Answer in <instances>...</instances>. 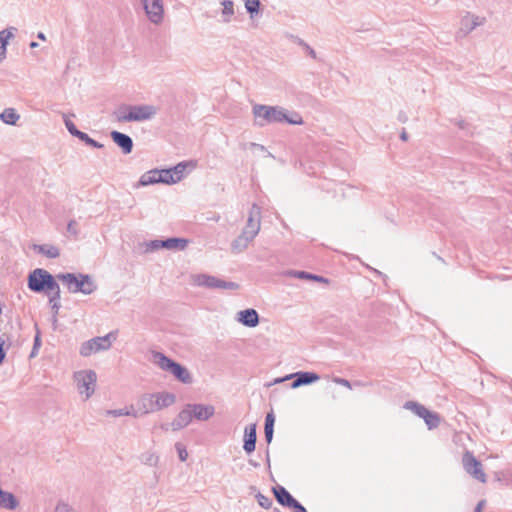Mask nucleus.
Returning a JSON list of instances; mask_svg holds the SVG:
<instances>
[{
	"instance_id": "nucleus-1",
	"label": "nucleus",
	"mask_w": 512,
	"mask_h": 512,
	"mask_svg": "<svg viewBox=\"0 0 512 512\" xmlns=\"http://www.w3.org/2000/svg\"><path fill=\"white\" fill-rule=\"evenodd\" d=\"M254 123L256 126L264 127L274 123H289L291 125L303 124L301 115L297 112L289 113L281 106H268L256 104L253 106Z\"/></svg>"
},
{
	"instance_id": "nucleus-2",
	"label": "nucleus",
	"mask_w": 512,
	"mask_h": 512,
	"mask_svg": "<svg viewBox=\"0 0 512 512\" xmlns=\"http://www.w3.org/2000/svg\"><path fill=\"white\" fill-rule=\"evenodd\" d=\"M260 229L261 208L257 204H253L241 233L231 242L232 252L236 254L244 252L258 235Z\"/></svg>"
},
{
	"instance_id": "nucleus-3",
	"label": "nucleus",
	"mask_w": 512,
	"mask_h": 512,
	"mask_svg": "<svg viewBox=\"0 0 512 512\" xmlns=\"http://www.w3.org/2000/svg\"><path fill=\"white\" fill-rule=\"evenodd\" d=\"M176 403V395L168 391L145 393L137 401V408L133 411V417L138 418L150 413L171 407Z\"/></svg>"
},
{
	"instance_id": "nucleus-4",
	"label": "nucleus",
	"mask_w": 512,
	"mask_h": 512,
	"mask_svg": "<svg viewBox=\"0 0 512 512\" xmlns=\"http://www.w3.org/2000/svg\"><path fill=\"white\" fill-rule=\"evenodd\" d=\"M151 361L159 369L172 374L178 381L183 384H191L193 377L189 370L181 364L175 362L161 352L153 351L151 353Z\"/></svg>"
},
{
	"instance_id": "nucleus-5",
	"label": "nucleus",
	"mask_w": 512,
	"mask_h": 512,
	"mask_svg": "<svg viewBox=\"0 0 512 512\" xmlns=\"http://www.w3.org/2000/svg\"><path fill=\"white\" fill-rule=\"evenodd\" d=\"M57 277L66 284L71 293L81 292L85 295H90L96 290V285L89 275L79 274L76 276L75 274L67 273L59 274Z\"/></svg>"
},
{
	"instance_id": "nucleus-6",
	"label": "nucleus",
	"mask_w": 512,
	"mask_h": 512,
	"mask_svg": "<svg viewBox=\"0 0 512 512\" xmlns=\"http://www.w3.org/2000/svg\"><path fill=\"white\" fill-rule=\"evenodd\" d=\"M76 388L83 400H88L95 392L97 374L94 370L85 369L73 375Z\"/></svg>"
},
{
	"instance_id": "nucleus-7",
	"label": "nucleus",
	"mask_w": 512,
	"mask_h": 512,
	"mask_svg": "<svg viewBox=\"0 0 512 512\" xmlns=\"http://www.w3.org/2000/svg\"><path fill=\"white\" fill-rule=\"evenodd\" d=\"M58 283L54 277L44 269H35L28 278V287L35 292L56 290Z\"/></svg>"
},
{
	"instance_id": "nucleus-8",
	"label": "nucleus",
	"mask_w": 512,
	"mask_h": 512,
	"mask_svg": "<svg viewBox=\"0 0 512 512\" xmlns=\"http://www.w3.org/2000/svg\"><path fill=\"white\" fill-rule=\"evenodd\" d=\"M116 340L114 333L110 332L104 336L95 337L83 342L80 346L79 353L83 357H89L92 354L107 351L111 348L113 341Z\"/></svg>"
},
{
	"instance_id": "nucleus-9",
	"label": "nucleus",
	"mask_w": 512,
	"mask_h": 512,
	"mask_svg": "<svg viewBox=\"0 0 512 512\" xmlns=\"http://www.w3.org/2000/svg\"><path fill=\"white\" fill-rule=\"evenodd\" d=\"M486 23V17L467 12L462 16L459 28L456 32V38H464L477 27L483 26Z\"/></svg>"
},
{
	"instance_id": "nucleus-10",
	"label": "nucleus",
	"mask_w": 512,
	"mask_h": 512,
	"mask_svg": "<svg viewBox=\"0 0 512 512\" xmlns=\"http://www.w3.org/2000/svg\"><path fill=\"white\" fill-rule=\"evenodd\" d=\"M193 283L196 286L207 288H219L226 290H235L238 285L234 282H228L207 274H197L193 276Z\"/></svg>"
},
{
	"instance_id": "nucleus-11",
	"label": "nucleus",
	"mask_w": 512,
	"mask_h": 512,
	"mask_svg": "<svg viewBox=\"0 0 512 512\" xmlns=\"http://www.w3.org/2000/svg\"><path fill=\"white\" fill-rule=\"evenodd\" d=\"M464 470L476 480L485 483L487 477L483 471L482 464L474 457V455L467 451L462 458Z\"/></svg>"
},
{
	"instance_id": "nucleus-12",
	"label": "nucleus",
	"mask_w": 512,
	"mask_h": 512,
	"mask_svg": "<svg viewBox=\"0 0 512 512\" xmlns=\"http://www.w3.org/2000/svg\"><path fill=\"white\" fill-rule=\"evenodd\" d=\"M129 110V116L126 118L130 119V122L147 121L158 113V108L150 104L130 105Z\"/></svg>"
},
{
	"instance_id": "nucleus-13",
	"label": "nucleus",
	"mask_w": 512,
	"mask_h": 512,
	"mask_svg": "<svg viewBox=\"0 0 512 512\" xmlns=\"http://www.w3.org/2000/svg\"><path fill=\"white\" fill-rule=\"evenodd\" d=\"M295 378L294 382L291 384L293 389H296L302 385L312 384L319 380V376L313 372H297L293 374H289L283 378H279L275 380V383L283 382L289 379Z\"/></svg>"
},
{
	"instance_id": "nucleus-14",
	"label": "nucleus",
	"mask_w": 512,
	"mask_h": 512,
	"mask_svg": "<svg viewBox=\"0 0 512 512\" xmlns=\"http://www.w3.org/2000/svg\"><path fill=\"white\" fill-rule=\"evenodd\" d=\"M143 10L150 22L160 24L164 18L162 2H141Z\"/></svg>"
},
{
	"instance_id": "nucleus-15",
	"label": "nucleus",
	"mask_w": 512,
	"mask_h": 512,
	"mask_svg": "<svg viewBox=\"0 0 512 512\" xmlns=\"http://www.w3.org/2000/svg\"><path fill=\"white\" fill-rule=\"evenodd\" d=\"M235 14L234 2H217V7L213 10L212 17L222 23H228Z\"/></svg>"
},
{
	"instance_id": "nucleus-16",
	"label": "nucleus",
	"mask_w": 512,
	"mask_h": 512,
	"mask_svg": "<svg viewBox=\"0 0 512 512\" xmlns=\"http://www.w3.org/2000/svg\"><path fill=\"white\" fill-rule=\"evenodd\" d=\"M193 419L198 421H207L215 413V408L212 405L204 404H188Z\"/></svg>"
},
{
	"instance_id": "nucleus-17",
	"label": "nucleus",
	"mask_w": 512,
	"mask_h": 512,
	"mask_svg": "<svg viewBox=\"0 0 512 512\" xmlns=\"http://www.w3.org/2000/svg\"><path fill=\"white\" fill-rule=\"evenodd\" d=\"M236 320L244 326L253 328L259 323V315L255 309L249 308L239 311Z\"/></svg>"
},
{
	"instance_id": "nucleus-18",
	"label": "nucleus",
	"mask_w": 512,
	"mask_h": 512,
	"mask_svg": "<svg viewBox=\"0 0 512 512\" xmlns=\"http://www.w3.org/2000/svg\"><path fill=\"white\" fill-rule=\"evenodd\" d=\"M192 420L193 417L187 404L173 419L171 422V428L173 431H178L187 427L192 422Z\"/></svg>"
},
{
	"instance_id": "nucleus-19",
	"label": "nucleus",
	"mask_w": 512,
	"mask_h": 512,
	"mask_svg": "<svg viewBox=\"0 0 512 512\" xmlns=\"http://www.w3.org/2000/svg\"><path fill=\"white\" fill-rule=\"evenodd\" d=\"M110 136L114 143L121 148L122 152L124 154H129L132 152L133 149V141L130 136L127 134L118 132V131H112L110 133Z\"/></svg>"
},
{
	"instance_id": "nucleus-20",
	"label": "nucleus",
	"mask_w": 512,
	"mask_h": 512,
	"mask_svg": "<svg viewBox=\"0 0 512 512\" xmlns=\"http://www.w3.org/2000/svg\"><path fill=\"white\" fill-rule=\"evenodd\" d=\"M188 244L189 240L185 238H168L161 241L162 248L173 251H183Z\"/></svg>"
},
{
	"instance_id": "nucleus-21",
	"label": "nucleus",
	"mask_w": 512,
	"mask_h": 512,
	"mask_svg": "<svg viewBox=\"0 0 512 512\" xmlns=\"http://www.w3.org/2000/svg\"><path fill=\"white\" fill-rule=\"evenodd\" d=\"M256 426L251 425L245 429L243 449L246 453H252L256 447Z\"/></svg>"
},
{
	"instance_id": "nucleus-22",
	"label": "nucleus",
	"mask_w": 512,
	"mask_h": 512,
	"mask_svg": "<svg viewBox=\"0 0 512 512\" xmlns=\"http://www.w3.org/2000/svg\"><path fill=\"white\" fill-rule=\"evenodd\" d=\"M139 460L145 466L157 467L160 462V456L156 451L149 449L139 456Z\"/></svg>"
},
{
	"instance_id": "nucleus-23",
	"label": "nucleus",
	"mask_w": 512,
	"mask_h": 512,
	"mask_svg": "<svg viewBox=\"0 0 512 512\" xmlns=\"http://www.w3.org/2000/svg\"><path fill=\"white\" fill-rule=\"evenodd\" d=\"M159 170H150L146 173H144L140 179H139V182L137 183L136 187H144V186H148V185H153V184H157V183H161L160 182V177H159Z\"/></svg>"
},
{
	"instance_id": "nucleus-24",
	"label": "nucleus",
	"mask_w": 512,
	"mask_h": 512,
	"mask_svg": "<svg viewBox=\"0 0 512 512\" xmlns=\"http://www.w3.org/2000/svg\"><path fill=\"white\" fill-rule=\"evenodd\" d=\"M18 502L14 495L10 492L3 491L0 488V507L4 509L13 510L17 507Z\"/></svg>"
},
{
	"instance_id": "nucleus-25",
	"label": "nucleus",
	"mask_w": 512,
	"mask_h": 512,
	"mask_svg": "<svg viewBox=\"0 0 512 512\" xmlns=\"http://www.w3.org/2000/svg\"><path fill=\"white\" fill-rule=\"evenodd\" d=\"M273 491L277 501L283 506L288 507L294 500L292 495L282 486L274 488Z\"/></svg>"
},
{
	"instance_id": "nucleus-26",
	"label": "nucleus",
	"mask_w": 512,
	"mask_h": 512,
	"mask_svg": "<svg viewBox=\"0 0 512 512\" xmlns=\"http://www.w3.org/2000/svg\"><path fill=\"white\" fill-rule=\"evenodd\" d=\"M404 408L407 409V410H410L411 412H413L415 415H417L418 417H420L422 419L426 418V415L430 411L426 407H424L423 405H421V404H419L417 402H414V401H407L404 404Z\"/></svg>"
},
{
	"instance_id": "nucleus-27",
	"label": "nucleus",
	"mask_w": 512,
	"mask_h": 512,
	"mask_svg": "<svg viewBox=\"0 0 512 512\" xmlns=\"http://www.w3.org/2000/svg\"><path fill=\"white\" fill-rule=\"evenodd\" d=\"M14 28L5 29L0 32V61H2L6 54V46L8 40L13 37Z\"/></svg>"
},
{
	"instance_id": "nucleus-28",
	"label": "nucleus",
	"mask_w": 512,
	"mask_h": 512,
	"mask_svg": "<svg viewBox=\"0 0 512 512\" xmlns=\"http://www.w3.org/2000/svg\"><path fill=\"white\" fill-rule=\"evenodd\" d=\"M19 118L20 115L13 108H6L0 114V119L9 125H15Z\"/></svg>"
},
{
	"instance_id": "nucleus-29",
	"label": "nucleus",
	"mask_w": 512,
	"mask_h": 512,
	"mask_svg": "<svg viewBox=\"0 0 512 512\" xmlns=\"http://www.w3.org/2000/svg\"><path fill=\"white\" fill-rule=\"evenodd\" d=\"M274 422H275V418H274L273 413L272 412L268 413L265 418V427H264L265 439L268 443H270L273 438Z\"/></svg>"
},
{
	"instance_id": "nucleus-30",
	"label": "nucleus",
	"mask_w": 512,
	"mask_h": 512,
	"mask_svg": "<svg viewBox=\"0 0 512 512\" xmlns=\"http://www.w3.org/2000/svg\"><path fill=\"white\" fill-rule=\"evenodd\" d=\"M35 249L48 258H57L60 255L59 249L53 245H36Z\"/></svg>"
},
{
	"instance_id": "nucleus-31",
	"label": "nucleus",
	"mask_w": 512,
	"mask_h": 512,
	"mask_svg": "<svg viewBox=\"0 0 512 512\" xmlns=\"http://www.w3.org/2000/svg\"><path fill=\"white\" fill-rule=\"evenodd\" d=\"M49 294V303L54 310V314L56 315L58 313V310L60 308V287L57 285L56 290H51L48 292Z\"/></svg>"
},
{
	"instance_id": "nucleus-32",
	"label": "nucleus",
	"mask_w": 512,
	"mask_h": 512,
	"mask_svg": "<svg viewBox=\"0 0 512 512\" xmlns=\"http://www.w3.org/2000/svg\"><path fill=\"white\" fill-rule=\"evenodd\" d=\"M160 182L163 184H176L179 182V177L174 176L171 169L159 170Z\"/></svg>"
},
{
	"instance_id": "nucleus-33",
	"label": "nucleus",
	"mask_w": 512,
	"mask_h": 512,
	"mask_svg": "<svg viewBox=\"0 0 512 512\" xmlns=\"http://www.w3.org/2000/svg\"><path fill=\"white\" fill-rule=\"evenodd\" d=\"M291 275L299 278V279H308V280H314L318 282L328 283V280L322 276H318L315 274H311L305 271H293L291 272Z\"/></svg>"
},
{
	"instance_id": "nucleus-34",
	"label": "nucleus",
	"mask_w": 512,
	"mask_h": 512,
	"mask_svg": "<svg viewBox=\"0 0 512 512\" xmlns=\"http://www.w3.org/2000/svg\"><path fill=\"white\" fill-rule=\"evenodd\" d=\"M129 108L130 105H122L115 111L114 115L118 122H130V119L126 118L130 113Z\"/></svg>"
},
{
	"instance_id": "nucleus-35",
	"label": "nucleus",
	"mask_w": 512,
	"mask_h": 512,
	"mask_svg": "<svg viewBox=\"0 0 512 512\" xmlns=\"http://www.w3.org/2000/svg\"><path fill=\"white\" fill-rule=\"evenodd\" d=\"M423 420L425 421L428 429L430 430L438 427L440 423L439 415L432 411H429V413L426 415V418H423Z\"/></svg>"
},
{
	"instance_id": "nucleus-36",
	"label": "nucleus",
	"mask_w": 512,
	"mask_h": 512,
	"mask_svg": "<svg viewBox=\"0 0 512 512\" xmlns=\"http://www.w3.org/2000/svg\"><path fill=\"white\" fill-rule=\"evenodd\" d=\"M135 409L131 407V409L123 408V409H113V410H107L106 415L113 416V417H120V416H132L133 417V411Z\"/></svg>"
},
{
	"instance_id": "nucleus-37",
	"label": "nucleus",
	"mask_w": 512,
	"mask_h": 512,
	"mask_svg": "<svg viewBox=\"0 0 512 512\" xmlns=\"http://www.w3.org/2000/svg\"><path fill=\"white\" fill-rule=\"evenodd\" d=\"M79 140L83 141L85 144L89 145V146H92L94 148H103V144L97 142L96 140L92 139L91 137H89L88 134L84 133V132H81L78 137H77Z\"/></svg>"
},
{
	"instance_id": "nucleus-38",
	"label": "nucleus",
	"mask_w": 512,
	"mask_h": 512,
	"mask_svg": "<svg viewBox=\"0 0 512 512\" xmlns=\"http://www.w3.org/2000/svg\"><path fill=\"white\" fill-rule=\"evenodd\" d=\"M161 241L162 240H151L149 242H145L143 244V247H144L143 252L144 253H152V252H155L158 249L162 248Z\"/></svg>"
},
{
	"instance_id": "nucleus-39",
	"label": "nucleus",
	"mask_w": 512,
	"mask_h": 512,
	"mask_svg": "<svg viewBox=\"0 0 512 512\" xmlns=\"http://www.w3.org/2000/svg\"><path fill=\"white\" fill-rule=\"evenodd\" d=\"M261 2H245V9L253 19L259 14Z\"/></svg>"
},
{
	"instance_id": "nucleus-40",
	"label": "nucleus",
	"mask_w": 512,
	"mask_h": 512,
	"mask_svg": "<svg viewBox=\"0 0 512 512\" xmlns=\"http://www.w3.org/2000/svg\"><path fill=\"white\" fill-rule=\"evenodd\" d=\"M63 120H64V124H65V127L67 128V130L69 131V133L75 137H78V135L82 132L80 130L77 129V127L75 126V124L70 120V118L66 115V114H63Z\"/></svg>"
},
{
	"instance_id": "nucleus-41",
	"label": "nucleus",
	"mask_w": 512,
	"mask_h": 512,
	"mask_svg": "<svg viewBox=\"0 0 512 512\" xmlns=\"http://www.w3.org/2000/svg\"><path fill=\"white\" fill-rule=\"evenodd\" d=\"M186 167H187V164L184 163V162H181V163H178L176 166H174L173 168H170V169H171L173 175L174 176H178L179 177V181H181L182 178L184 177V173H185Z\"/></svg>"
},
{
	"instance_id": "nucleus-42",
	"label": "nucleus",
	"mask_w": 512,
	"mask_h": 512,
	"mask_svg": "<svg viewBox=\"0 0 512 512\" xmlns=\"http://www.w3.org/2000/svg\"><path fill=\"white\" fill-rule=\"evenodd\" d=\"M298 46H300L309 57H311L314 60L317 59V54L315 50L307 42H305L304 40L299 41Z\"/></svg>"
},
{
	"instance_id": "nucleus-43",
	"label": "nucleus",
	"mask_w": 512,
	"mask_h": 512,
	"mask_svg": "<svg viewBox=\"0 0 512 512\" xmlns=\"http://www.w3.org/2000/svg\"><path fill=\"white\" fill-rule=\"evenodd\" d=\"M256 498H257L258 504L261 507H263L265 509H268V508L271 507V505H272V499L271 498H269V497H267V496H265V495H263L261 493H258L256 495Z\"/></svg>"
},
{
	"instance_id": "nucleus-44",
	"label": "nucleus",
	"mask_w": 512,
	"mask_h": 512,
	"mask_svg": "<svg viewBox=\"0 0 512 512\" xmlns=\"http://www.w3.org/2000/svg\"><path fill=\"white\" fill-rule=\"evenodd\" d=\"M175 448L177 450L178 457H179L180 461H182V462L186 461L188 458V452H187L185 446L181 443H176Z\"/></svg>"
},
{
	"instance_id": "nucleus-45",
	"label": "nucleus",
	"mask_w": 512,
	"mask_h": 512,
	"mask_svg": "<svg viewBox=\"0 0 512 512\" xmlns=\"http://www.w3.org/2000/svg\"><path fill=\"white\" fill-rule=\"evenodd\" d=\"M54 512H75L72 507L64 502H59Z\"/></svg>"
},
{
	"instance_id": "nucleus-46",
	"label": "nucleus",
	"mask_w": 512,
	"mask_h": 512,
	"mask_svg": "<svg viewBox=\"0 0 512 512\" xmlns=\"http://www.w3.org/2000/svg\"><path fill=\"white\" fill-rule=\"evenodd\" d=\"M67 231L74 236L78 235L79 231L77 229V222L75 220L69 221L67 225Z\"/></svg>"
},
{
	"instance_id": "nucleus-47",
	"label": "nucleus",
	"mask_w": 512,
	"mask_h": 512,
	"mask_svg": "<svg viewBox=\"0 0 512 512\" xmlns=\"http://www.w3.org/2000/svg\"><path fill=\"white\" fill-rule=\"evenodd\" d=\"M295 510V512H307L306 508L301 505L296 499L288 506Z\"/></svg>"
},
{
	"instance_id": "nucleus-48",
	"label": "nucleus",
	"mask_w": 512,
	"mask_h": 512,
	"mask_svg": "<svg viewBox=\"0 0 512 512\" xmlns=\"http://www.w3.org/2000/svg\"><path fill=\"white\" fill-rule=\"evenodd\" d=\"M334 382H335L336 384H339V385L343 386V387H346V388H348V389H351V383H350L348 380H346V379H343V378H335V379H334Z\"/></svg>"
},
{
	"instance_id": "nucleus-49",
	"label": "nucleus",
	"mask_w": 512,
	"mask_h": 512,
	"mask_svg": "<svg viewBox=\"0 0 512 512\" xmlns=\"http://www.w3.org/2000/svg\"><path fill=\"white\" fill-rule=\"evenodd\" d=\"M285 37L290 40L291 42L299 45V41H302L303 39H301L300 37L294 35V34H291V33H285Z\"/></svg>"
},
{
	"instance_id": "nucleus-50",
	"label": "nucleus",
	"mask_w": 512,
	"mask_h": 512,
	"mask_svg": "<svg viewBox=\"0 0 512 512\" xmlns=\"http://www.w3.org/2000/svg\"><path fill=\"white\" fill-rule=\"evenodd\" d=\"M4 340L0 337V364L3 362L5 358V352L3 350Z\"/></svg>"
},
{
	"instance_id": "nucleus-51",
	"label": "nucleus",
	"mask_w": 512,
	"mask_h": 512,
	"mask_svg": "<svg viewBox=\"0 0 512 512\" xmlns=\"http://www.w3.org/2000/svg\"><path fill=\"white\" fill-rule=\"evenodd\" d=\"M485 503H486L485 500L479 501L478 504L475 507L474 512H482V509L484 508Z\"/></svg>"
},
{
	"instance_id": "nucleus-52",
	"label": "nucleus",
	"mask_w": 512,
	"mask_h": 512,
	"mask_svg": "<svg viewBox=\"0 0 512 512\" xmlns=\"http://www.w3.org/2000/svg\"><path fill=\"white\" fill-rule=\"evenodd\" d=\"M251 147H254L262 152L266 151V148L261 144L251 143Z\"/></svg>"
},
{
	"instance_id": "nucleus-53",
	"label": "nucleus",
	"mask_w": 512,
	"mask_h": 512,
	"mask_svg": "<svg viewBox=\"0 0 512 512\" xmlns=\"http://www.w3.org/2000/svg\"><path fill=\"white\" fill-rule=\"evenodd\" d=\"M40 346V337L36 335L34 340V349H37Z\"/></svg>"
},
{
	"instance_id": "nucleus-54",
	"label": "nucleus",
	"mask_w": 512,
	"mask_h": 512,
	"mask_svg": "<svg viewBox=\"0 0 512 512\" xmlns=\"http://www.w3.org/2000/svg\"><path fill=\"white\" fill-rule=\"evenodd\" d=\"M400 137H401V139H402V140H404V141H406V140L408 139V136H407L406 132H402V134H401V136H400Z\"/></svg>"
},
{
	"instance_id": "nucleus-55",
	"label": "nucleus",
	"mask_w": 512,
	"mask_h": 512,
	"mask_svg": "<svg viewBox=\"0 0 512 512\" xmlns=\"http://www.w3.org/2000/svg\"><path fill=\"white\" fill-rule=\"evenodd\" d=\"M38 38H40V39L44 40V39H45V36H44V34H43V33H41V32H40V33L38 34Z\"/></svg>"
},
{
	"instance_id": "nucleus-56",
	"label": "nucleus",
	"mask_w": 512,
	"mask_h": 512,
	"mask_svg": "<svg viewBox=\"0 0 512 512\" xmlns=\"http://www.w3.org/2000/svg\"><path fill=\"white\" fill-rule=\"evenodd\" d=\"M37 45H38V44H37L36 42H32V43L30 44V47H31V48H35V47H37Z\"/></svg>"
},
{
	"instance_id": "nucleus-57",
	"label": "nucleus",
	"mask_w": 512,
	"mask_h": 512,
	"mask_svg": "<svg viewBox=\"0 0 512 512\" xmlns=\"http://www.w3.org/2000/svg\"><path fill=\"white\" fill-rule=\"evenodd\" d=\"M250 463H251L252 465H254V467H257V464L255 463V461H250Z\"/></svg>"
},
{
	"instance_id": "nucleus-58",
	"label": "nucleus",
	"mask_w": 512,
	"mask_h": 512,
	"mask_svg": "<svg viewBox=\"0 0 512 512\" xmlns=\"http://www.w3.org/2000/svg\"><path fill=\"white\" fill-rule=\"evenodd\" d=\"M250 463H251L252 465H254V467H257V464L255 463V461H250Z\"/></svg>"
},
{
	"instance_id": "nucleus-59",
	"label": "nucleus",
	"mask_w": 512,
	"mask_h": 512,
	"mask_svg": "<svg viewBox=\"0 0 512 512\" xmlns=\"http://www.w3.org/2000/svg\"><path fill=\"white\" fill-rule=\"evenodd\" d=\"M35 352H36V349L33 348L31 356H33Z\"/></svg>"
}]
</instances>
